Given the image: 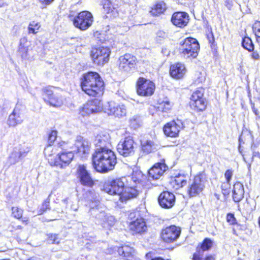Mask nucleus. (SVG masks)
<instances>
[{"mask_svg": "<svg viewBox=\"0 0 260 260\" xmlns=\"http://www.w3.org/2000/svg\"><path fill=\"white\" fill-rule=\"evenodd\" d=\"M138 194V190L135 188L128 187L124 188L122 193L119 196V200L121 202L136 198Z\"/></svg>", "mask_w": 260, "mask_h": 260, "instance_id": "nucleus-27", "label": "nucleus"}, {"mask_svg": "<svg viewBox=\"0 0 260 260\" xmlns=\"http://www.w3.org/2000/svg\"><path fill=\"white\" fill-rule=\"evenodd\" d=\"M81 86L87 94L95 96L103 91L104 82L98 73L89 72L83 75Z\"/></svg>", "mask_w": 260, "mask_h": 260, "instance_id": "nucleus-2", "label": "nucleus"}, {"mask_svg": "<svg viewBox=\"0 0 260 260\" xmlns=\"http://www.w3.org/2000/svg\"><path fill=\"white\" fill-rule=\"evenodd\" d=\"M57 135V132L55 130L51 131L48 135L49 144H53L55 141Z\"/></svg>", "mask_w": 260, "mask_h": 260, "instance_id": "nucleus-51", "label": "nucleus"}, {"mask_svg": "<svg viewBox=\"0 0 260 260\" xmlns=\"http://www.w3.org/2000/svg\"><path fill=\"white\" fill-rule=\"evenodd\" d=\"M67 201H68V199H64L62 200V202L65 203V204H67Z\"/></svg>", "mask_w": 260, "mask_h": 260, "instance_id": "nucleus-62", "label": "nucleus"}, {"mask_svg": "<svg viewBox=\"0 0 260 260\" xmlns=\"http://www.w3.org/2000/svg\"><path fill=\"white\" fill-rule=\"evenodd\" d=\"M226 219L229 222H230V223L232 224H234L235 222V218L234 215L231 213L227 215Z\"/></svg>", "mask_w": 260, "mask_h": 260, "instance_id": "nucleus-54", "label": "nucleus"}, {"mask_svg": "<svg viewBox=\"0 0 260 260\" xmlns=\"http://www.w3.org/2000/svg\"><path fill=\"white\" fill-rule=\"evenodd\" d=\"M166 5L164 2H159L152 8L150 13L153 16H157L163 13L166 10Z\"/></svg>", "mask_w": 260, "mask_h": 260, "instance_id": "nucleus-34", "label": "nucleus"}, {"mask_svg": "<svg viewBox=\"0 0 260 260\" xmlns=\"http://www.w3.org/2000/svg\"><path fill=\"white\" fill-rule=\"evenodd\" d=\"M94 144L96 149H109L108 146L110 145L109 135L106 133L98 134L95 139Z\"/></svg>", "mask_w": 260, "mask_h": 260, "instance_id": "nucleus-24", "label": "nucleus"}, {"mask_svg": "<svg viewBox=\"0 0 260 260\" xmlns=\"http://www.w3.org/2000/svg\"><path fill=\"white\" fill-rule=\"evenodd\" d=\"M26 41L25 39H23L20 40V43L19 47V52L22 57H25L27 52V48L24 46L23 42Z\"/></svg>", "mask_w": 260, "mask_h": 260, "instance_id": "nucleus-45", "label": "nucleus"}, {"mask_svg": "<svg viewBox=\"0 0 260 260\" xmlns=\"http://www.w3.org/2000/svg\"><path fill=\"white\" fill-rule=\"evenodd\" d=\"M250 167H251V165L250 164H249L248 166V168L249 170H250Z\"/></svg>", "mask_w": 260, "mask_h": 260, "instance_id": "nucleus-64", "label": "nucleus"}, {"mask_svg": "<svg viewBox=\"0 0 260 260\" xmlns=\"http://www.w3.org/2000/svg\"><path fill=\"white\" fill-rule=\"evenodd\" d=\"M257 157L260 158V153L258 152L254 151L253 152L252 157Z\"/></svg>", "mask_w": 260, "mask_h": 260, "instance_id": "nucleus-59", "label": "nucleus"}, {"mask_svg": "<svg viewBox=\"0 0 260 260\" xmlns=\"http://www.w3.org/2000/svg\"><path fill=\"white\" fill-rule=\"evenodd\" d=\"M232 176H233V171L231 170H227L224 174V176L226 179V181L230 182Z\"/></svg>", "mask_w": 260, "mask_h": 260, "instance_id": "nucleus-53", "label": "nucleus"}, {"mask_svg": "<svg viewBox=\"0 0 260 260\" xmlns=\"http://www.w3.org/2000/svg\"><path fill=\"white\" fill-rule=\"evenodd\" d=\"M93 18L91 13L88 11H82L74 18V25L82 30L88 29L92 24Z\"/></svg>", "mask_w": 260, "mask_h": 260, "instance_id": "nucleus-5", "label": "nucleus"}, {"mask_svg": "<svg viewBox=\"0 0 260 260\" xmlns=\"http://www.w3.org/2000/svg\"><path fill=\"white\" fill-rule=\"evenodd\" d=\"M171 184L175 189H178L187 184V177L183 174H178L171 179Z\"/></svg>", "mask_w": 260, "mask_h": 260, "instance_id": "nucleus-30", "label": "nucleus"}, {"mask_svg": "<svg viewBox=\"0 0 260 260\" xmlns=\"http://www.w3.org/2000/svg\"><path fill=\"white\" fill-rule=\"evenodd\" d=\"M251 57L254 59L258 60L259 59V55L256 51H253L251 54Z\"/></svg>", "mask_w": 260, "mask_h": 260, "instance_id": "nucleus-56", "label": "nucleus"}, {"mask_svg": "<svg viewBox=\"0 0 260 260\" xmlns=\"http://www.w3.org/2000/svg\"><path fill=\"white\" fill-rule=\"evenodd\" d=\"M134 142L130 137H126L121 140L117 145V151L124 157L132 155L134 153Z\"/></svg>", "mask_w": 260, "mask_h": 260, "instance_id": "nucleus-16", "label": "nucleus"}, {"mask_svg": "<svg viewBox=\"0 0 260 260\" xmlns=\"http://www.w3.org/2000/svg\"><path fill=\"white\" fill-rule=\"evenodd\" d=\"M221 189L222 193L224 195H228L230 193V189L231 188V184L230 181H226L221 184Z\"/></svg>", "mask_w": 260, "mask_h": 260, "instance_id": "nucleus-49", "label": "nucleus"}, {"mask_svg": "<svg viewBox=\"0 0 260 260\" xmlns=\"http://www.w3.org/2000/svg\"><path fill=\"white\" fill-rule=\"evenodd\" d=\"M91 144L90 142L81 136H78L74 144L77 153H79L82 157H85L88 154L90 149ZM75 151V150H74Z\"/></svg>", "mask_w": 260, "mask_h": 260, "instance_id": "nucleus-19", "label": "nucleus"}, {"mask_svg": "<svg viewBox=\"0 0 260 260\" xmlns=\"http://www.w3.org/2000/svg\"><path fill=\"white\" fill-rule=\"evenodd\" d=\"M88 245H89V243H87L86 244V248H88V249H90V248H89V247Z\"/></svg>", "mask_w": 260, "mask_h": 260, "instance_id": "nucleus-63", "label": "nucleus"}, {"mask_svg": "<svg viewBox=\"0 0 260 260\" xmlns=\"http://www.w3.org/2000/svg\"><path fill=\"white\" fill-rule=\"evenodd\" d=\"M74 157V154L71 151H62L59 152L55 158L49 159V162L51 166L63 168L69 165Z\"/></svg>", "mask_w": 260, "mask_h": 260, "instance_id": "nucleus-11", "label": "nucleus"}, {"mask_svg": "<svg viewBox=\"0 0 260 260\" xmlns=\"http://www.w3.org/2000/svg\"><path fill=\"white\" fill-rule=\"evenodd\" d=\"M180 51L181 56L184 58H195L198 55L200 45L198 41L193 38H187L180 41Z\"/></svg>", "mask_w": 260, "mask_h": 260, "instance_id": "nucleus-3", "label": "nucleus"}, {"mask_svg": "<svg viewBox=\"0 0 260 260\" xmlns=\"http://www.w3.org/2000/svg\"><path fill=\"white\" fill-rule=\"evenodd\" d=\"M204 90L202 88L199 89L194 91L190 98V102H195L204 99Z\"/></svg>", "mask_w": 260, "mask_h": 260, "instance_id": "nucleus-39", "label": "nucleus"}, {"mask_svg": "<svg viewBox=\"0 0 260 260\" xmlns=\"http://www.w3.org/2000/svg\"><path fill=\"white\" fill-rule=\"evenodd\" d=\"M57 148L56 146H52V144H49L45 147L44 150V153L48 159L55 158L53 155L56 153Z\"/></svg>", "mask_w": 260, "mask_h": 260, "instance_id": "nucleus-36", "label": "nucleus"}, {"mask_svg": "<svg viewBox=\"0 0 260 260\" xmlns=\"http://www.w3.org/2000/svg\"><path fill=\"white\" fill-rule=\"evenodd\" d=\"M158 201L159 205L164 208L169 209L172 208L175 202L174 194L168 191L161 192L158 197Z\"/></svg>", "mask_w": 260, "mask_h": 260, "instance_id": "nucleus-20", "label": "nucleus"}, {"mask_svg": "<svg viewBox=\"0 0 260 260\" xmlns=\"http://www.w3.org/2000/svg\"><path fill=\"white\" fill-rule=\"evenodd\" d=\"M180 233V228L175 225H171L162 230L161 238L165 242L171 243L177 240L179 237Z\"/></svg>", "mask_w": 260, "mask_h": 260, "instance_id": "nucleus-14", "label": "nucleus"}, {"mask_svg": "<svg viewBox=\"0 0 260 260\" xmlns=\"http://www.w3.org/2000/svg\"><path fill=\"white\" fill-rule=\"evenodd\" d=\"M213 242L209 238H205L200 246L197 247V252L194 253L193 260H200V256H203V252L209 250L212 246Z\"/></svg>", "mask_w": 260, "mask_h": 260, "instance_id": "nucleus-25", "label": "nucleus"}, {"mask_svg": "<svg viewBox=\"0 0 260 260\" xmlns=\"http://www.w3.org/2000/svg\"><path fill=\"white\" fill-rule=\"evenodd\" d=\"M206 180L203 175H197L188 187V194L193 197L199 195L205 186Z\"/></svg>", "mask_w": 260, "mask_h": 260, "instance_id": "nucleus-9", "label": "nucleus"}, {"mask_svg": "<svg viewBox=\"0 0 260 260\" xmlns=\"http://www.w3.org/2000/svg\"><path fill=\"white\" fill-rule=\"evenodd\" d=\"M110 52L109 48L100 47L92 48L90 55L94 63L103 66L105 63L108 62Z\"/></svg>", "mask_w": 260, "mask_h": 260, "instance_id": "nucleus-4", "label": "nucleus"}, {"mask_svg": "<svg viewBox=\"0 0 260 260\" xmlns=\"http://www.w3.org/2000/svg\"><path fill=\"white\" fill-rule=\"evenodd\" d=\"M50 194L48 198L44 201L43 203L42 206L40 209L38 211L39 214H42L45 212L47 209L49 208V204H50V200L49 197Z\"/></svg>", "mask_w": 260, "mask_h": 260, "instance_id": "nucleus-47", "label": "nucleus"}, {"mask_svg": "<svg viewBox=\"0 0 260 260\" xmlns=\"http://www.w3.org/2000/svg\"><path fill=\"white\" fill-rule=\"evenodd\" d=\"M41 27V24L40 22L36 21H31L28 26V34H36L39 31Z\"/></svg>", "mask_w": 260, "mask_h": 260, "instance_id": "nucleus-37", "label": "nucleus"}, {"mask_svg": "<svg viewBox=\"0 0 260 260\" xmlns=\"http://www.w3.org/2000/svg\"><path fill=\"white\" fill-rule=\"evenodd\" d=\"M142 150L145 153L148 154L156 149L154 143L151 141H146L141 143Z\"/></svg>", "mask_w": 260, "mask_h": 260, "instance_id": "nucleus-35", "label": "nucleus"}, {"mask_svg": "<svg viewBox=\"0 0 260 260\" xmlns=\"http://www.w3.org/2000/svg\"><path fill=\"white\" fill-rule=\"evenodd\" d=\"M154 83L144 78H139L137 83V93L143 96H150L152 95L155 90Z\"/></svg>", "mask_w": 260, "mask_h": 260, "instance_id": "nucleus-7", "label": "nucleus"}, {"mask_svg": "<svg viewBox=\"0 0 260 260\" xmlns=\"http://www.w3.org/2000/svg\"><path fill=\"white\" fill-rule=\"evenodd\" d=\"M103 104L98 99L88 101L80 109V113L83 116L98 113L103 110Z\"/></svg>", "mask_w": 260, "mask_h": 260, "instance_id": "nucleus-10", "label": "nucleus"}, {"mask_svg": "<svg viewBox=\"0 0 260 260\" xmlns=\"http://www.w3.org/2000/svg\"><path fill=\"white\" fill-rule=\"evenodd\" d=\"M48 242L50 244H58L60 242V239L57 234H49L48 235Z\"/></svg>", "mask_w": 260, "mask_h": 260, "instance_id": "nucleus-46", "label": "nucleus"}, {"mask_svg": "<svg viewBox=\"0 0 260 260\" xmlns=\"http://www.w3.org/2000/svg\"><path fill=\"white\" fill-rule=\"evenodd\" d=\"M168 169L164 163L155 164L149 171V178L153 180L159 179Z\"/></svg>", "mask_w": 260, "mask_h": 260, "instance_id": "nucleus-22", "label": "nucleus"}, {"mask_svg": "<svg viewBox=\"0 0 260 260\" xmlns=\"http://www.w3.org/2000/svg\"><path fill=\"white\" fill-rule=\"evenodd\" d=\"M201 257L200 256V260H201ZM205 260H215V257L213 255H209L206 257Z\"/></svg>", "mask_w": 260, "mask_h": 260, "instance_id": "nucleus-58", "label": "nucleus"}, {"mask_svg": "<svg viewBox=\"0 0 260 260\" xmlns=\"http://www.w3.org/2000/svg\"><path fill=\"white\" fill-rule=\"evenodd\" d=\"M52 87L48 86L42 89V98L44 102L54 107H59L63 103L62 98L57 94H55L52 90Z\"/></svg>", "mask_w": 260, "mask_h": 260, "instance_id": "nucleus-6", "label": "nucleus"}, {"mask_svg": "<svg viewBox=\"0 0 260 260\" xmlns=\"http://www.w3.org/2000/svg\"><path fill=\"white\" fill-rule=\"evenodd\" d=\"M54 0H39L40 2L43 4L48 5L51 3Z\"/></svg>", "mask_w": 260, "mask_h": 260, "instance_id": "nucleus-57", "label": "nucleus"}, {"mask_svg": "<svg viewBox=\"0 0 260 260\" xmlns=\"http://www.w3.org/2000/svg\"><path fill=\"white\" fill-rule=\"evenodd\" d=\"M129 125L134 129L137 128L140 125V119L139 116H134L129 120Z\"/></svg>", "mask_w": 260, "mask_h": 260, "instance_id": "nucleus-43", "label": "nucleus"}, {"mask_svg": "<svg viewBox=\"0 0 260 260\" xmlns=\"http://www.w3.org/2000/svg\"><path fill=\"white\" fill-rule=\"evenodd\" d=\"M157 37L161 38H165L166 37V34L164 31L159 30L157 32Z\"/></svg>", "mask_w": 260, "mask_h": 260, "instance_id": "nucleus-55", "label": "nucleus"}, {"mask_svg": "<svg viewBox=\"0 0 260 260\" xmlns=\"http://www.w3.org/2000/svg\"><path fill=\"white\" fill-rule=\"evenodd\" d=\"M102 3L105 12L109 15L107 17L113 18L118 15L117 10L110 0H102Z\"/></svg>", "mask_w": 260, "mask_h": 260, "instance_id": "nucleus-29", "label": "nucleus"}, {"mask_svg": "<svg viewBox=\"0 0 260 260\" xmlns=\"http://www.w3.org/2000/svg\"><path fill=\"white\" fill-rule=\"evenodd\" d=\"M171 103L169 101H166L159 103L158 109L162 112L167 113L171 110Z\"/></svg>", "mask_w": 260, "mask_h": 260, "instance_id": "nucleus-42", "label": "nucleus"}, {"mask_svg": "<svg viewBox=\"0 0 260 260\" xmlns=\"http://www.w3.org/2000/svg\"><path fill=\"white\" fill-rule=\"evenodd\" d=\"M119 70L122 72L130 73L135 68L137 58L130 54H125L119 57Z\"/></svg>", "mask_w": 260, "mask_h": 260, "instance_id": "nucleus-13", "label": "nucleus"}, {"mask_svg": "<svg viewBox=\"0 0 260 260\" xmlns=\"http://www.w3.org/2000/svg\"><path fill=\"white\" fill-rule=\"evenodd\" d=\"M23 121V107L17 104L13 112L9 115L8 124L9 126L14 127L20 124Z\"/></svg>", "mask_w": 260, "mask_h": 260, "instance_id": "nucleus-18", "label": "nucleus"}, {"mask_svg": "<svg viewBox=\"0 0 260 260\" xmlns=\"http://www.w3.org/2000/svg\"><path fill=\"white\" fill-rule=\"evenodd\" d=\"M242 46L249 51H252L254 49V45L251 40L248 37H245L242 41Z\"/></svg>", "mask_w": 260, "mask_h": 260, "instance_id": "nucleus-40", "label": "nucleus"}, {"mask_svg": "<svg viewBox=\"0 0 260 260\" xmlns=\"http://www.w3.org/2000/svg\"><path fill=\"white\" fill-rule=\"evenodd\" d=\"M195 82L196 83H202L205 80V75L201 72H197L196 74Z\"/></svg>", "mask_w": 260, "mask_h": 260, "instance_id": "nucleus-52", "label": "nucleus"}, {"mask_svg": "<svg viewBox=\"0 0 260 260\" xmlns=\"http://www.w3.org/2000/svg\"><path fill=\"white\" fill-rule=\"evenodd\" d=\"M171 21L174 25L182 28L188 23L189 16L185 12H176L172 15Z\"/></svg>", "mask_w": 260, "mask_h": 260, "instance_id": "nucleus-23", "label": "nucleus"}, {"mask_svg": "<svg viewBox=\"0 0 260 260\" xmlns=\"http://www.w3.org/2000/svg\"><path fill=\"white\" fill-rule=\"evenodd\" d=\"M15 149H17V151H19V153L22 157L25 156L29 151V148L25 145H19L18 147H16Z\"/></svg>", "mask_w": 260, "mask_h": 260, "instance_id": "nucleus-48", "label": "nucleus"}, {"mask_svg": "<svg viewBox=\"0 0 260 260\" xmlns=\"http://www.w3.org/2000/svg\"><path fill=\"white\" fill-rule=\"evenodd\" d=\"M27 221H28V218H25V217L23 218V219H22L23 222L25 223L26 224Z\"/></svg>", "mask_w": 260, "mask_h": 260, "instance_id": "nucleus-61", "label": "nucleus"}, {"mask_svg": "<svg viewBox=\"0 0 260 260\" xmlns=\"http://www.w3.org/2000/svg\"><path fill=\"white\" fill-rule=\"evenodd\" d=\"M253 31L257 38V41L260 40V21H256L253 24Z\"/></svg>", "mask_w": 260, "mask_h": 260, "instance_id": "nucleus-44", "label": "nucleus"}, {"mask_svg": "<svg viewBox=\"0 0 260 260\" xmlns=\"http://www.w3.org/2000/svg\"><path fill=\"white\" fill-rule=\"evenodd\" d=\"M129 228L133 234H142L147 230V226L144 218H137L136 220L131 221L129 224Z\"/></svg>", "mask_w": 260, "mask_h": 260, "instance_id": "nucleus-21", "label": "nucleus"}, {"mask_svg": "<svg viewBox=\"0 0 260 260\" xmlns=\"http://www.w3.org/2000/svg\"><path fill=\"white\" fill-rule=\"evenodd\" d=\"M252 111H253V112L254 113V114L256 115H258V110L256 108H255L254 107H253L252 108Z\"/></svg>", "mask_w": 260, "mask_h": 260, "instance_id": "nucleus-60", "label": "nucleus"}, {"mask_svg": "<svg viewBox=\"0 0 260 260\" xmlns=\"http://www.w3.org/2000/svg\"><path fill=\"white\" fill-rule=\"evenodd\" d=\"M186 73L184 64L178 62L170 67V75L174 78L179 79L183 77Z\"/></svg>", "mask_w": 260, "mask_h": 260, "instance_id": "nucleus-26", "label": "nucleus"}, {"mask_svg": "<svg viewBox=\"0 0 260 260\" xmlns=\"http://www.w3.org/2000/svg\"><path fill=\"white\" fill-rule=\"evenodd\" d=\"M22 156L17 151V149H14L9 158V161L11 165H14L19 161Z\"/></svg>", "mask_w": 260, "mask_h": 260, "instance_id": "nucleus-38", "label": "nucleus"}, {"mask_svg": "<svg viewBox=\"0 0 260 260\" xmlns=\"http://www.w3.org/2000/svg\"><path fill=\"white\" fill-rule=\"evenodd\" d=\"M104 112L108 115L121 118L126 114V109L123 105H120L114 102H108L104 108Z\"/></svg>", "mask_w": 260, "mask_h": 260, "instance_id": "nucleus-12", "label": "nucleus"}, {"mask_svg": "<svg viewBox=\"0 0 260 260\" xmlns=\"http://www.w3.org/2000/svg\"><path fill=\"white\" fill-rule=\"evenodd\" d=\"M76 176L80 183L84 186L91 187L94 184L90 174L84 165L78 166L76 170Z\"/></svg>", "mask_w": 260, "mask_h": 260, "instance_id": "nucleus-17", "label": "nucleus"}, {"mask_svg": "<svg viewBox=\"0 0 260 260\" xmlns=\"http://www.w3.org/2000/svg\"><path fill=\"white\" fill-rule=\"evenodd\" d=\"M89 194L92 196V198L90 199V202L89 203V206L91 209L99 208L100 206V202L99 199H97L96 196L93 195V192L91 191L89 192Z\"/></svg>", "mask_w": 260, "mask_h": 260, "instance_id": "nucleus-41", "label": "nucleus"}, {"mask_svg": "<svg viewBox=\"0 0 260 260\" xmlns=\"http://www.w3.org/2000/svg\"><path fill=\"white\" fill-rule=\"evenodd\" d=\"M191 108L197 112L203 111L205 110L207 106V102L205 99L195 102H190Z\"/></svg>", "mask_w": 260, "mask_h": 260, "instance_id": "nucleus-33", "label": "nucleus"}, {"mask_svg": "<svg viewBox=\"0 0 260 260\" xmlns=\"http://www.w3.org/2000/svg\"><path fill=\"white\" fill-rule=\"evenodd\" d=\"M125 179L120 178L112 180L104 185L103 190L110 195H116L119 197L124 190Z\"/></svg>", "mask_w": 260, "mask_h": 260, "instance_id": "nucleus-8", "label": "nucleus"}, {"mask_svg": "<svg viewBox=\"0 0 260 260\" xmlns=\"http://www.w3.org/2000/svg\"><path fill=\"white\" fill-rule=\"evenodd\" d=\"M12 215L15 218L20 219L22 216L23 210L18 207H12Z\"/></svg>", "mask_w": 260, "mask_h": 260, "instance_id": "nucleus-50", "label": "nucleus"}, {"mask_svg": "<svg viewBox=\"0 0 260 260\" xmlns=\"http://www.w3.org/2000/svg\"><path fill=\"white\" fill-rule=\"evenodd\" d=\"M96 218L100 220L99 224H101L104 228H108L114 224V219L113 217L107 216L104 212H100V214L96 216Z\"/></svg>", "mask_w": 260, "mask_h": 260, "instance_id": "nucleus-31", "label": "nucleus"}, {"mask_svg": "<svg viewBox=\"0 0 260 260\" xmlns=\"http://www.w3.org/2000/svg\"><path fill=\"white\" fill-rule=\"evenodd\" d=\"M116 163V155L110 149H97L92 154L93 166L98 172L112 170Z\"/></svg>", "mask_w": 260, "mask_h": 260, "instance_id": "nucleus-1", "label": "nucleus"}, {"mask_svg": "<svg viewBox=\"0 0 260 260\" xmlns=\"http://www.w3.org/2000/svg\"><path fill=\"white\" fill-rule=\"evenodd\" d=\"M117 251L120 255L129 258L132 257L135 252L133 248L127 245L119 247Z\"/></svg>", "mask_w": 260, "mask_h": 260, "instance_id": "nucleus-32", "label": "nucleus"}, {"mask_svg": "<svg viewBox=\"0 0 260 260\" xmlns=\"http://www.w3.org/2000/svg\"><path fill=\"white\" fill-rule=\"evenodd\" d=\"M233 198L235 202H239L244 197V190L243 184L237 182L235 183L233 189Z\"/></svg>", "mask_w": 260, "mask_h": 260, "instance_id": "nucleus-28", "label": "nucleus"}, {"mask_svg": "<svg viewBox=\"0 0 260 260\" xmlns=\"http://www.w3.org/2000/svg\"><path fill=\"white\" fill-rule=\"evenodd\" d=\"M183 127L182 121L177 119L176 120H172L166 123L163 127V131L168 137H176L178 135L179 132Z\"/></svg>", "mask_w": 260, "mask_h": 260, "instance_id": "nucleus-15", "label": "nucleus"}]
</instances>
